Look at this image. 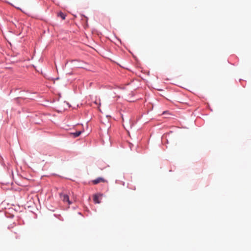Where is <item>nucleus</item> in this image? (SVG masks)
<instances>
[{"instance_id": "0eeeda50", "label": "nucleus", "mask_w": 251, "mask_h": 251, "mask_svg": "<svg viewBox=\"0 0 251 251\" xmlns=\"http://www.w3.org/2000/svg\"><path fill=\"white\" fill-rule=\"evenodd\" d=\"M71 61H72V62H75V61H76V60H72Z\"/></svg>"}, {"instance_id": "7ed1b4c3", "label": "nucleus", "mask_w": 251, "mask_h": 251, "mask_svg": "<svg viewBox=\"0 0 251 251\" xmlns=\"http://www.w3.org/2000/svg\"><path fill=\"white\" fill-rule=\"evenodd\" d=\"M102 195L99 194V195H95L93 197V200L95 203H100V201H99V197H101Z\"/></svg>"}, {"instance_id": "f257e3e1", "label": "nucleus", "mask_w": 251, "mask_h": 251, "mask_svg": "<svg viewBox=\"0 0 251 251\" xmlns=\"http://www.w3.org/2000/svg\"><path fill=\"white\" fill-rule=\"evenodd\" d=\"M60 197L61 200L64 202H67L69 205L71 204V202L69 200V196L68 195L64 194V193H61L60 194Z\"/></svg>"}, {"instance_id": "20e7f679", "label": "nucleus", "mask_w": 251, "mask_h": 251, "mask_svg": "<svg viewBox=\"0 0 251 251\" xmlns=\"http://www.w3.org/2000/svg\"><path fill=\"white\" fill-rule=\"evenodd\" d=\"M81 133V131H77V132H75V133H71V134L73 135L74 137H77L78 136H79Z\"/></svg>"}, {"instance_id": "f03ea898", "label": "nucleus", "mask_w": 251, "mask_h": 251, "mask_svg": "<svg viewBox=\"0 0 251 251\" xmlns=\"http://www.w3.org/2000/svg\"><path fill=\"white\" fill-rule=\"evenodd\" d=\"M92 182L93 184L96 185L100 182L107 183L108 181L106 179H105L104 178L101 177H99L94 180H93L92 181Z\"/></svg>"}, {"instance_id": "39448f33", "label": "nucleus", "mask_w": 251, "mask_h": 251, "mask_svg": "<svg viewBox=\"0 0 251 251\" xmlns=\"http://www.w3.org/2000/svg\"><path fill=\"white\" fill-rule=\"evenodd\" d=\"M58 16H60L63 20H65V15H64L62 12H60L58 14Z\"/></svg>"}, {"instance_id": "423d86ee", "label": "nucleus", "mask_w": 251, "mask_h": 251, "mask_svg": "<svg viewBox=\"0 0 251 251\" xmlns=\"http://www.w3.org/2000/svg\"><path fill=\"white\" fill-rule=\"evenodd\" d=\"M75 67L76 68H82V66H80V65H75Z\"/></svg>"}]
</instances>
